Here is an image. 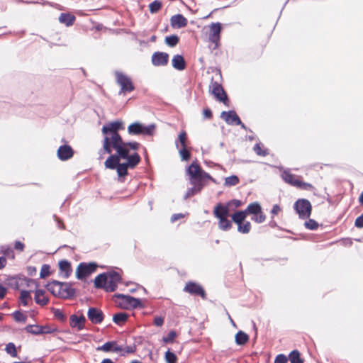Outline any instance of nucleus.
<instances>
[{
    "mask_svg": "<svg viewBox=\"0 0 363 363\" xmlns=\"http://www.w3.org/2000/svg\"><path fill=\"white\" fill-rule=\"evenodd\" d=\"M123 123L115 121L104 125L101 128L104 135L101 151L109 154L104 162L107 169H116L118 176L123 178L128 175V169H134L140 162L139 154H130V150H138L140 144L138 142H124L118 131L123 130Z\"/></svg>",
    "mask_w": 363,
    "mask_h": 363,
    "instance_id": "f257e3e1",
    "label": "nucleus"
},
{
    "mask_svg": "<svg viewBox=\"0 0 363 363\" xmlns=\"http://www.w3.org/2000/svg\"><path fill=\"white\" fill-rule=\"evenodd\" d=\"M242 202L238 199H233L226 203H218L213 208V214L218 219V228L228 231L232 228V222L228 219L230 211L235 210L242 205Z\"/></svg>",
    "mask_w": 363,
    "mask_h": 363,
    "instance_id": "f03ea898",
    "label": "nucleus"
},
{
    "mask_svg": "<svg viewBox=\"0 0 363 363\" xmlns=\"http://www.w3.org/2000/svg\"><path fill=\"white\" fill-rule=\"evenodd\" d=\"M47 289L55 296L63 298H69L75 294V289L69 283L52 281L48 284Z\"/></svg>",
    "mask_w": 363,
    "mask_h": 363,
    "instance_id": "7ed1b4c3",
    "label": "nucleus"
},
{
    "mask_svg": "<svg viewBox=\"0 0 363 363\" xmlns=\"http://www.w3.org/2000/svg\"><path fill=\"white\" fill-rule=\"evenodd\" d=\"M186 173L189 176V181L191 184L203 183V180L213 179L209 174L202 170L200 165L196 162H192L186 169Z\"/></svg>",
    "mask_w": 363,
    "mask_h": 363,
    "instance_id": "20e7f679",
    "label": "nucleus"
},
{
    "mask_svg": "<svg viewBox=\"0 0 363 363\" xmlns=\"http://www.w3.org/2000/svg\"><path fill=\"white\" fill-rule=\"evenodd\" d=\"M281 177L286 183L297 189L306 191L314 189V186L311 184L302 181L301 177L293 174L289 171H284L281 174Z\"/></svg>",
    "mask_w": 363,
    "mask_h": 363,
    "instance_id": "39448f33",
    "label": "nucleus"
},
{
    "mask_svg": "<svg viewBox=\"0 0 363 363\" xmlns=\"http://www.w3.org/2000/svg\"><path fill=\"white\" fill-rule=\"evenodd\" d=\"M155 130V125L151 124L148 126H145L140 123L135 122L131 123L128 127V133L130 135H152Z\"/></svg>",
    "mask_w": 363,
    "mask_h": 363,
    "instance_id": "423d86ee",
    "label": "nucleus"
},
{
    "mask_svg": "<svg viewBox=\"0 0 363 363\" xmlns=\"http://www.w3.org/2000/svg\"><path fill=\"white\" fill-rule=\"evenodd\" d=\"M209 91L217 101L223 103L227 106H229L228 97L221 84L217 82L211 81L209 85Z\"/></svg>",
    "mask_w": 363,
    "mask_h": 363,
    "instance_id": "0eeeda50",
    "label": "nucleus"
},
{
    "mask_svg": "<svg viewBox=\"0 0 363 363\" xmlns=\"http://www.w3.org/2000/svg\"><path fill=\"white\" fill-rule=\"evenodd\" d=\"M294 208L301 219L309 218L312 211L310 201L305 199H298L294 203Z\"/></svg>",
    "mask_w": 363,
    "mask_h": 363,
    "instance_id": "6e6552de",
    "label": "nucleus"
},
{
    "mask_svg": "<svg viewBox=\"0 0 363 363\" xmlns=\"http://www.w3.org/2000/svg\"><path fill=\"white\" fill-rule=\"evenodd\" d=\"M116 83L121 86V93L131 92L135 89L130 77L121 72H115Z\"/></svg>",
    "mask_w": 363,
    "mask_h": 363,
    "instance_id": "1a4fd4ad",
    "label": "nucleus"
},
{
    "mask_svg": "<svg viewBox=\"0 0 363 363\" xmlns=\"http://www.w3.org/2000/svg\"><path fill=\"white\" fill-rule=\"evenodd\" d=\"M208 40L214 44V48H217L220 40V33L222 30V24L219 22L212 23L208 26Z\"/></svg>",
    "mask_w": 363,
    "mask_h": 363,
    "instance_id": "9d476101",
    "label": "nucleus"
},
{
    "mask_svg": "<svg viewBox=\"0 0 363 363\" xmlns=\"http://www.w3.org/2000/svg\"><path fill=\"white\" fill-rule=\"evenodd\" d=\"M97 264L94 262H81L76 269V277L78 279H83L96 271Z\"/></svg>",
    "mask_w": 363,
    "mask_h": 363,
    "instance_id": "9b49d317",
    "label": "nucleus"
},
{
    "mask_svg": "<svg viewBox=\"0 0 363 363\" xmlns=\"http://www.w3.org/2000/svg\"><path fill=\"white\" fill-rule=\"evenodd\" d=\"M247 211L250 215H252V220L257 223H262L265 221L266 216L263 213L262 207L258 202H253L247 206Z\"/></svg>",
    "mask_w": 363,
    "mask_h": 363,
    "instance_id": "f8f14e48",
    "label": "nucleus"
},
{
    "mask_svg": "<svg viewBox=\"0 0 363 363\" xmlns=\"http://www.w3.org/2000/svg\"><path fill=\"white\" fill-rule=\"evenodd\" d=\"M116 297L120 298L121 301L119 302V306L121 308L128 309L130 308H136L141 306V301L139 298H135L130 296L123 294H117Z\"/></svg>",
    "mask_w": 363,
    "mask_h": 363,
    "instance_id": "ddd939ff",
    "label": "nucleus"
},
{
    "mask_svg": "<svg viewBox=\"0 0 363 363\" xmlns=\"http://www.w3.org/2000/svg\"><path fill=\"white\" fill-rule=\"evenodd\" d=\"M184 291L194 296H199L203 299L206 298V294L203 288L196 282L188 281L184 288Z\"/></svg>",
    "mask_w": 363,
    "mask_h": 363,
    "instance_id": "4468645a",
    "label": "nucleus"
},
{
    "mask_svg": "<svg viewBox=\"0 0 363 363\" xmlns=\"http://www.w3.org/2000/svg\"><path fill=\"white\" fill-rule=\"evenodd\" d=\"M89 320L93 324H100L104 319V314L103 311L97 308L91 307L87 312Z\"/></svg>",
    "mask_w": 363,
    "mask_h": 363,
    "instance_id": "2eb2a0df",
    "label": "nucleus"
},
{
    "mask_svg": "<svg viewBox=\"0 0 363 363\" xmlns=\"http://www.w3.org/2000/svg\"><path fill=\"white\" fill-rule=\"evenodd\" d=\"M151 61L154 66H166L169 62V55L164 52H155L152 55Z\"/></svg>",
    "mask_w": 363,
    "mask_h": 363,
    "instance_id": "dca6fc26",
    "label": "nucleus"
},
{
    "mask_svg": "<svg viewBox=\"0 0 363 363\" xmlns=\"http://www.w3.org/2000/svg\"><path fill=\"white\" fill-rule=\"evenodd\" d=\"M220 117L228 124L242 125V127H245L239 116L234 111H223L220 114Z\"/></svg>",
    "mask_w": 363,
    "mask_h": 363,
    "instance_id": "f3484780",
    "label": "nucleus"
},
{
    "mask_svg": "<svg viewBox=\"0 0 363 363\" xmlns=\"http://www.w3.org/2000/svg\"><path fill=\"white\" fill-rule=\"evenodd\" d=\"M86 322V318L82 314L79 316L73 314L69 317V325L72 328H76L77 330H82L85 328Z\"/></svg>",
    "mask_w": 363,
    "mask_h": 363,
    "instance_id": "a211bd4d",
    "label": "nucleus"
},
{
    "mask_svg": "<svg viewBox=\"0 0 363 363\" xmlns=\"http://www.w3.org/2000/svg\"><path fill=\"white\" fill-rule=\"evenodd\" d=\"M25 330L30 334L41 335L51 333L48 326L38 325H28L25 328Z\"/></svg>",
    "mask_w": 363,
    "mask_h": 363,
    "instance_id": "6ab92c4d",
    "label": "nucleus"
},
{
    "mask_svg": "<svg viewBox=\"0 0 363 363\" xmlns=\"http://www.w3.org/2000/svg\"><path fill=\"white\" fill-rule=\"evenodd\" d=\"M73 155L74 151L72 148L67 145H61L57 150V157L62 161L72 158Z\"/></svg>",
    "mask_w": 363,
    "mask_h": 363,
    "instance_id": "aec40b11",
    "label": "nucleus"
},
{
    "mask_svg": "<svg viewBox=\"0 0 363 363\" xmlns=\"http://www.w3.org/2000/svg\"><path fill=\"white\" fill-rule=\"evenodd\" d=\"M187 19L182 14L172 16L170 18L171 26L174 28H182L187 26Z\"/></svg>",
    "mask_w": 363,
    "mask_h": 363,
    "instance_id": "412c9836",
    "label": "nucleus"
},
{
    "mask_svg": "<svg viewBox=\"0 0 363 363\" xmlns=\"http://www.w3.org/2000/svg\"><path fill=\"white\" fill-rule=\"evenodd\" d=\"M59 269L60 274H62L64 278H68L72 272V268L71 266V263L67 259H62L59 261L58 263Z\"/></svg>",
    "mask_w": 363,
    "mask_h": 363,
    "instance_id": "4be33fe9",
    "label": "nucleus"
},
{
    "mask_svg": "<svg viewBox=\"0 0 363 363\" xmlns=\"http://www.w3.org/2000/svg\"><path fill=\"white\" fill-rule=\"evenodd\" d=\"M121 277L118 274L115 273L107 277V284H106L104 289L106 291H114L117 288V284L120 281Z\"/></svg>",
    "mask_w": 363,
    "mask_h": 363,
    "instance_id": "5701e85b",
    "label": "nucleus"
},
{
    "mask_svg": "<svg viewBox=\"0 0 363 363\" xmlns=\"http://www.w3.org/2000/svg\"><path fill=\"white\" fill-rule=\"evenodd\" d=\"M172 67L179 71H182L186 69V64L184 58L181 55H175L172 59Z\"/></svg>",
    "mask_w": 363,
    "mask_h": 363,
    "instance_id": "b1692460",
    "label": "nucleus"
},
{
    "mask_svg": "<svg viewBox=\"0 0 363 363\" xmlns=\"http://www.w3.org/2000/svg\"><path fill=\"white\" fill-rule=\"evenodd\" d=\"M247 215H250V212L247 211V208L244 211H235L232 216L231 218L234 223H235L238 225L242 224L247 217Z\"/></svg>",
    "mask_w": 363,
    "mask_h": 363,
    "instance_id": "393cba45",
    "label": "nucleus"
},
{
    "mask_svg": "<svg viewBox=\"0 0 363 363\" xmlns=\"http://www.w3.org/2000/svg\"><path fill=\"white\" fill-rule=\"evenodd\" d=\"M97 350H101L104 352H109V351H113V352H121L122 351V348L119 346H118L116 342L115 341H110L106 342L103 345L97 347Z\"/></svg>",
    "mask_w": 363,
    "mask_h": 363,
    "instance_id": "a878e982",
    "label": "nucleus"
},
{
    "mask_svg": "<svg viewBox=\"0 0 363 363\" xmlns=\"http://www.w3.org/2000/svg\"><path fill=\"white\" fill-rule=\"evenodd\" d=\"M75 16L69 13H62L59 16V21L66 26H71L75 21Z\"/></svg>",
    "mask_w": 363,
    "mask_h": 363,
    "instance_id": "bb28decb",
    "label": "nucleus"
},
{
    "mask_svg": "<svg viewBox=\"0 0 363 363\" xmlns=\"http://www.w3.org/2000/svg\"><path fill=\"white\" fill-rule=\"evenodd\" d=\"M35 301L39 305L45 306L48 304L49 299L45 296V291L39 289L35 292Z\"/></svg>",
    "mask_w": 363,
    "mask_h": 363,
    "instance_id": "cd10ccee",
    "label": "nucleus"
},
{
    "mask_svg": "<svg viewBox=\"0 0 363 363\" xmlns=\"http://www.w3.org/2000/svg\"><path fill=\"white\" fill-rule=\"evenodd\" d=\"M128 317L129 315L126 313H118L113 315V321L118 325H123L128 320Z\"/></svg>",
    "mask_w": 363,
    "mask_h": 363,
    "instance_id": "c85d7f7f",
    "label": "nucleus"
},
{
    "mask_svg": "<svg viewBox=\"0 0 363 363\" xmlns=\"http://www.w3.org/2000/svg\"><path fill=\"white\" fill-rule=\"evenodd\" d=\"M249 341L247 334L242 330L238 331L235 335V342L238 345H244Z\"/></svg>",
    "mask_w": 363,
    "mask_h": 363,
    "instance_id": "c756f323",
    "label": "nucleus"
},
{
    "mask_svg": "<svg viewBox=\"0 0 363 363\" xmlns=\"http://www.w3.org/2000/svg\"><path fill=\"white\" fill-rule=\"evenodd\" d=\"M107 284V277L105 274H99L94 279V286L98 289H104Z\"/></svg>",
    "mask_w": 363,
    "mask_h": 363,
    "instance_id": "7c9ffc66",
    "label": "nucleus"
},
{
    "mask_svg": "<svg viewBox=\"0 0 363 363\" xmlns=\"http://www.w3.org/2000/svg\"><path fill=\"white\" fill-rule=\"evenodd\" d=\"M194 186L187 190L185 197L189 198L194 196L195 194L199 193L203 187L204 184L203 183H198L195 184H192Z\"/></svg>",
    "mask_w": 363,
    "mask_h": 363,
    "instance_id": "2f4dec72",
    "label": "nucleus"
},
{
    "mask_svg": "<svg viewBox=\"0 0 363 363\" xmlns=\"http://www.w3.org/2000/svg\"><path fill=\"white\" fill-rule=\"evenodd\" d=\"M253 150L259 156L265 157L269 155L268 149L265 148L264 145L260 143L255 144Z\"/></svg>",
    "mask_w": 363,
    "mask_h": 363,
    "instance_id": "473e14b6",
    "label": "nucleus"
},
{
    "mask_svg": "<svg viewBox=\"0 0 363 363\" xmlns=\"http://www.w3.org/2000/svg\"><path fill=\"white\" fill-rule=\"evenodd\" d=\"M291 363H303V360L301 358V354L298 350H293L289 356Z\"/></svg>",
    "mask_w": 363,
    "mask_h": 363,
    "instance_id": "72a5a7b5",
    "label": "nucleus"
},
{
    "mask_svg": "<svg viewBox=\"0 0 363 363\" xmlns=\"http://www.w3.org/2000/svg\"><path fill=\"white\" fill-rule=\"evenodd\" d=\"M165 43L169 47L176 46L179 42V38L177 35H172L165 37Z\"/></svg>",
    "mask_w": 363,
    "mask_h": 363,
    "instance_id": "f704fd0d",
    "label": "nucleus"
},
{
    "mask_svg": "<svg viewBox=\"0 0 363 363\" xmlns=\"http://www.w3.org/2000/svg\"><path fill=\"white\" fill-rule=\"evenodd\" d=\"M240 182V179L238 176L236 175H232L230 177H228L225 179L224 185L225 186H233L238 184Z\"/></svg>",
    "mask_w": 363,
    "mask_h": 363,
    "instance_id": "c9c22d12",
    "label": "nucleus"
},
{
    "mask_svg": "<svg viewBox=\"0 0 363 363\" xmlns=\"http://www.w3.org/2000/svg\"><path fill=\"white\" fill-rule=\"evenodd\" d=\"M250 230L251 223L249 221L243 222L242 224L238 225V231L241 233L247 234L250 233Z\"/></svg>",
    "mask_w": 363,
    "mask_h": 363,
    "instance_id": "e433bc0d",
    "label": "nucleus"
},
{
    "mask_svg": "<svg viewBox=\"0 0 363 363\" xmlns=\"http://www.w3.org/2000/svg\"><path fill=\"white\" fill-rule=\"evenodd\" d=\"M31 299L30 291L23 290L21 292L20 301L23 306H26L28 303V301Z\"/></svg>",
    "mask_w": 363,
    "mask_h": 363,
    "instance_id": "4c0bfd02",
    "label": "nucleus"
},
{
    "mask_svg": "<svg viewBox=\"0 0 363 363\" xmlns=\"http://www.w3.org/2000/svg\"><path fill=\"white\" fill-rule=\"evenodd\" d=\"M5 350L12 357H16L18 356L16 345L13 342L8 343L6 345Z\"/></svg>",
    "mask_w": 363,
    "mask_h": 363,
    "instance_id": "58836bf2",
    "label": "nucleus"
},
{
    "mask_svg": "<svg viewBox=\"0 0 363 363\" xmlns=\"http://www.w3.org/2000/svg\"><path fill=\"white\" fill-rule=\"evenodd\" d=\"M162 8V3L158 0H155L150 4L149 10L152 13H157Z\"/></svg>",
    "mask_w": 363,
    "mask_h": 363,
    "instance_id": "ea45409f",
    "label": "nucleus"
},
{
    "mask_svg": "<svg viewBox=\"0 0 363 363\" xmlns=\"http://www.w3.org/2000/svg\"><path fill=\"white\" fill-rule=\"evenodd\" d=\"M52 311H53L54 317L56 319H57L58 320H60L62 323H64L66 321L67 317L62 310L58 309V308H53Z\"/></svg>",
    "mask_w": 363,
    "mask_h": 363,
    "instance_id": "a19ab883",
    "label": "nucleus"
},
{
    "mask_svg": "<svg viewBox=\"0 0 363 363\" xmlns=\"http://www.w3.org/2000/svg\"><path fill=\"white\" fill-rule=\"evenodd\" d=\"M178 336V334L176 331L172 330L168 335L165 337H162V341L164 343H172L174 342V339Z\"/></svg>",
    "mask_w": 363,
    "mask_h": 363,
    "instance_id": "79ce46f5",
    "label": "nucleus"
},
{
    "mask_svg": "<svg viewBox=\"0 0 363 363\" xmlns=\"http://www.w3.org/2000/svg\"><path fill=\"white\" fill-rule=\"evenodd\" d=\"M304 226L306 227V228L308 230H315L318 229L319 225L318 222H316L315 220L308 219L307 221L305 222Z\"/></svg>",
    "mask_w": 363,
    "mask_h": 363,
    "instance_id": "37998d69",
    "label": "nucleus"
},
{
    "mask_svg": "<svg viewBox=\"0 0 363 363\" xmlns=\"http://www.w3.org/2000/svg\"><path fill=\"white\" fill-rule=\"evenodd\" d=\"M165 360L167 363H177V357L174 353L169 350H167L165 352Z\"/></svg>",
    "mask_w": 363,
    "mask_h": 363,
    "instance_id": "c03bdc74",
    "label": "nucleus"
},
{
    "mask_svg": "<svg viewBox=\"0 0 363 363\" xmlns=\"http://www.w3.org/2000/svg\"><path fill=\"white\" fill-rule=\"evenodd\" d=\"M50 274V267L48 264H43L42 266L40 277L42 279H45Z\"/></svg>",
    "mask_w": 363,
    "mask_h": 363,
    "instance_id": "a18cd8bd",
    "label": "nucleus"
},
{
    "mask_svg": "<svg viewBox=\"0 0 363 363\" xmlns=\"http://www.w3.org/2000/svg\"><path fill=\"white\" fill-rule=\"evenodd\" d=\"M13 318L17 322H23L25 323L27 320V316L24 315L21 311H16L13 314Z\"/></svg>",
    "mask_w": 363,
    "mask_h": 363,
    "instance_id": "49530a36",
    "label": "nucleus"
},
{
    "mask_svg": "<svg viewBox=\"0 0 363 363\" xmlns=\"http://www.w3.org/2000/svg\"><path fill=\"white\" fill-rule=\"evenodd\" d=\"M179 154L183 160H189L190 159V152L186 148V147H182L179 150Z\"/></svg>",
    "mask_w": 363,
    "mask_h": 363,
    "instance_id": "de8ad7c7",
    "label": "nucleus"
},
{
    "mask_svg": "<svg viewBox=\"0 0 363 363\" xmlns=\"http://www.w3.org/2000/svg\"><path fill=\"white\" fill-rule=\"evenodd\" d=\"M187 140V135L185 131H182L179 135V140L181 143L182 147H186V142Z\"/></svg>",
    "mask_w": 363,
    "mask_h": 363,
    "instance_id": "09e8293b",
    "label": "nucleus"
},
{
    "mask_svg": "<svg viewBox=\"0 0 363 363\" xmlns=\"http://www.w3.org/2000/svg\"><path fill=\"white\" fill-rule=\"evenodd\" d=\"M288 359L284 354H279L274 360V363H287Z\"/></svg>",
    "mask_w": 363,
    "mask_h": 363,
    "instance_id": "8fccbe9b",
    "label": "nucleus"
},
{
    "mask_svg": "<svg viewBox=\"0 0 363 363\" xmlns=\"http://www.w3.org/2000/svg\"><path fill=\"white\" fill-rule=\"evenodd\" d=\"M203 116L205 118L211 119L213 118V113L210 108H206L203 110Z\"/></svg>",
    "mask_w": 363,
    "mask_h": 363,
    "instance_id": "3c124183",
    "label": "nucleus"
},
{
    "mask_svg": "<svg viewBox=\"0 0 363 363\" xmlns=\"http://www.w3.org/2000/svg\"><path fill=\"white\" fill-rule=\"evenodd\" d=\"M354 225L359 228H363V213L356 218Z\"/></svg>",
    "mask_w": 363,
    "mask_h": 363,
    "instance_id": "603ef678",
    "label": "nucleus"
},
{
    "mask_svg": "<svg viewBox=\"0 0 363 363\" xmlns=\"http://www.w3.org/2000/svg\"><path fill=\"white\" fill-rule=\"evenodd\" d=\"M164 318L161 316H157L154 318V324L158 327H161L164 324Z\"/></svg>",
    "mask_w": 363,
    "mask_h": 363,
    "instance_id": "864d4df0",
    "label": "nucleus"
},
{
    "mask_svg": "<svg viewBox=\"0 0 363 363\" xmlns=\"http://www.w3.org/2000/svg\"><path fill=\"white\" fill-rule=\"evenodd\" d=\"M24 247H25L24 244L23 242H21V241H16L15 242L14 248L16 250L22 252L24 250Z\"/></svg>",
    "mask_w": 363,
    "mask_h": 363,
    "instance_id": "5fc2aeb1",
    "label": "nucleus"
},
{
    "mask_svg": "<svg viewBox=\"0 0 363 363\" xmlns=\"http://www.w3.org/2000/svg\"><path fill=\"white\" fill-rule=\"evenodd\" d=\"M281 211V207L278 204H275L273 206V208L271 211V213L274 216V215H277Z\"/></svg>",
    "mask_w": 363,
    "mask_h": 363,
    "instance_id": "6e6d98bb",
    "label": "nucleus"
},
{
    "mask_svg": "<svg viewBox=\"0 0 363 363\" xmlns=\"http://www.w3.org/2000/svg\"><path fill=\"white\" fill-rule=\"evenodd\" d=\"M6 292H7V289L5 286H4L2 284H0V298L1 299H3L5 297Z\"/></svg>",
    "mask_w": 363,
    "mask_h": 363,
    "instance_id": "4d7b16f0",
    "label": "nucleus"
},
{
    "mask_svg": "<svg viewBox=\"0 0 363 363\" xmlns=\"http://www.w3.org/2000/svg\"><path fill=\"white\" fill-rule=\"evenodd\" d=\"M7 264V260L5 257H0V270L4 269Z\"/></svg>",
    "mask_w": 363,
    "mask_h": 363,
    "instance_id": "13d9d810",
    "label": "nucleus"
},
{
    "mask_svg": "<svg viewBox=\"0 0 363 363\" xmlns=\"http://www.w3.org/2000/svg\"><path fill=\"white\" fill-rule=\"evenodd\" d=\"M182 218H184V215L182 213L174 214L171 217V221L174 222V221L177 220L178 219H180Z\"/></svg>",
    "mask_w": 363,
    "mask_h": 363,
    "instance_id": "bf43d9fd",
    "label": "nucleus"
},
{
    "mask_svg": "<svg viewBox=\"0 0 363 363\" xmlns=\"http://www.w3.org/2000/svg\"><path fill=\"white\" fill-rule=\"evenodd\" d=\"M101 363H113V362L111 359H104L102 360Z\"/></svg>",
    "mask_w": 363,
    "mask_h": 363,
    "instance_id": "052dcab7",
    "label": "nucleus"
},
{
    "mask_svg": "<svg viewBox=\"0 0 363 363\" xmlns=\"http://www.w3.org/2000/svg\"><path fill=\"white\" fill-rule=\"evenodd\" d=\"M359 202L363 206V192L360 194L359 197Z\"/></svg>",
    "mask_w": 363,
    "mask_h": 363,
    "instance_id": "680f3d73",
    "label": "nucleus"
},
{
    "mask_svg": "<svg viewBox=\"0 0 363 363\" xmlns=\"http://www.w3.org/2000/svg\"><path fill=\"white\" fill-rule=\"evenodd\" d=\"M130 363H142V362H140V361H138V360H133V361H132Z\"/></svg>",
    "mask_w": 363,
    "mask_h": 363,
    "instance_id": "e2e57ef3",
    "label": "nucleus"
},
{
    "mask_svg": "<svg viewBox=\"0 0 363 363\" xmlns=\"http://www.w3.org/2000/svg\"><path fill=\"white\" fill-rule=\"evenodd\" d=\"M29 283H33V281L32 279H29V280H28V284H27L28 286H29Z\"/></svg>",
    "mask_w": 363,
    "mask_h": 363,
    "instance_id": "0e129e2a",
    "label": "nucleus"
},
{
    "mask_svg": "<svg viewBox=\"0 0 363 363\" xmlns=\"http://www.w3.org/2000/svg\"><path fill=\"white\" fill-rule=\"evenodd\" d=\"M127 352H133V350H130V349H128Z\"/></svg>",
    "mask_w": 363,
    "mask_h": 363,
    "instance_id": "69168bd1",
    "label": "nucleus"
},
{
    "mask_svg": "<svg viewBox=\"0 0 363 363\" xmlns=\"http://www.w3.org/2000/svg\"><path fill=\"white\" fill-rule=\"evenodd\" d=\"M32 270H33V272H35V267H33V268L32 269Z\"/></svg>",
    "mask_w": 363,
    "mask_h": 363,
    "instance_id": "338daca9",
    "label": "nucleus"
}]
</instances>
